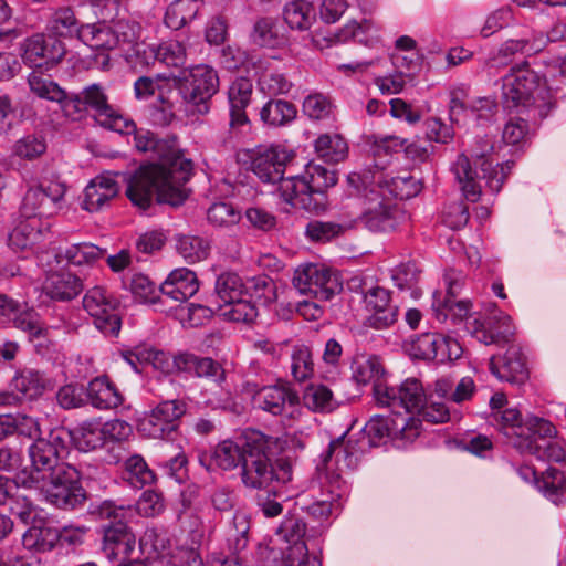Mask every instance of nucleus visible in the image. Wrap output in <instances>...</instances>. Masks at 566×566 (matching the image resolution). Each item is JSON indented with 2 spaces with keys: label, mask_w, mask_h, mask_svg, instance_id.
I'll list each match as a JSON object with an SVG mask.
<instances>
[{
  "label": "nucleus",
  "mask_w": 566,
  "mask_h": 566,
  "mask_svg": "<svg viewBox=\"0 0 566 566\" xmlns=\"http://www.w3.org/2000/svg\"><path fill=\"white\" fill-rule=\"evenodd\" d=\"M293 154L279 146L259 147L250 156L251 171L264 184L279 182L281 198L296 209L319 213L326 209V189L337 182L335 170L308 163L300 176L284 178Z\"/></svg>",
  "instance_id": "1"
},
{
  "label": "nucleus",
  "mask_w": 566,
  "mask_h": 566,
  "mask_svg": "<svg viewBox=\"0 0 566 566\" xmlns=\"http://www.w3.org/2000/svg\"><path fill=\"white\" fill-rule=\"evenodd\" d=\"M192 176V163L181 156L175 138L144 134V211L153 199L171 207L181 206L190 190L185 185Z\"/></svg>",
  "instance_id": "2"
},
{
  "label": "nucleus",
  "mask_w": 566,
  "mask_h": 566,
  "mask_svg": "<svg viewBox=\"0 0 566 566\" xmlns=\"http://www.w3.org/2000/svg\"><path fill=\"white\" fill-rule=\"evenodd\" d=\"M280 440L260 431L245 433V453L241 465L242 484L250 490H268L277 484H285L292 479V465L281 459L274 465L272 457L281 447Z\"/></svg>",
  "instance_id": "3"
},
{
  "label": "nucleus",
  "mask_w": 566,
  "mask_h": 566,
  "mask_svg": "<svg viewBox=\"0 0 566 566\" xmlns=\"http://www.w3.org/2000/svg\"><path fill=\"white\" fill-rule=\"evenodd\" d=\"M502 101L507 111L533 119L545 118L554 107L548 88L526 63L512 67L503 77Z\"/></svg>",
  "instance_id": "4"
},
{
  "label": "nucleus",
  "mask_w": 566,
  "mask_h": 566,
  "mask_svg": "<svg viewBox=\"0 0 566 566\" xmlns=\"http://www.w3.org/2000/svg\"><path fill=\"white\" fill-rule=\"evenodd\" d=\"M478 145L479 147L471 153V157L474 159V168L464 154L458 156L452 167L464 197L472 202H475L482 193V181L492 192H499L513 165V163L507 161L503 165L496 164L493 167L492 160L488 158V155L493 150L492 143L484 138L479 140Z\"/></svg>",
  "instance_id": "5"
},
{
  "label": "nucleus",
  "mask_w": 566,
  "mask_h": 566,
  "mask_svg": "<svg viewBox=\"0 0 566 566\" xmlns=\"http://www.w3.org/2000/svg\"><path fill=\"white\" fill-rule=\"evenodd\" d=\"M109 20H97L84 23L78 40L94 50H113L123 45L124 59L130 69L137 70L142 65L139 50L140 25L137 22L119 19L115 25Z\"/></svg>",
  "instance_id": "6"
},
{
  "label": "nucleus",
  "mask_w": 566,
  "mask_h": 566,
  "mask_svg": "<svg viewBox=\"0 0 566 566\" xmlns=\"http://www.w3.org/2000/svg\"><path fill=\"white\" fill-rule=\"evenodd\" d=\"M65 436L62 429H54L48 437L35 439L28 449L30 465L17 474V483L32 489L54 476L62 465H70L61 461V453L66 448Z\"/></svg>",
  "instance_id": "7"
},
{
  "label": "nucleus",
  "mask_w": 566,
  "mask_h": 566,
  "mask_svg": "<svg viewBox=\"0 0 566 566\" xmlns=\"http://www.w3.org/2000/svg\"><path fill=\"white\" fill-rule=\"evenodd\" d=\"M99 514L109 520L103 524V551L108 559H115L123 556L118 566H142V563L133 559H126L135 549L136 538L130 532L128 523H132L134 516L138 515V510L133 506H114L111 502H105L101 506Z\"/></svg>",
  "instance_id": "8"
},
{
  "label": "nucleus",
  "mask_w": 566,
  "mask_h": 566,
  "mask_svg": "<svg viewBox=\"0 0 566 566\" xmlns=\"http://www.w3.org/2000/svg\"><path fill=\"white\" fill-rule=\"evenodd\" d=\"M491 422L521 453L534 450L532 447L533 437L546 439L557 433L551 421L531 415L523 417L516 408L493 411L491 413Z\"/></svg>",
  "instance_id": "9"
},
{
  "label": "nucleus",
  "mask_w": 566,
  "mask_h": 566,
  "mask_svg": "<svg viewBox=\"0 0 566 566\" xmlns=\"http://www.w3.org/2000/svg\"><path fill=\"white\" fill-rule=\"evenodd\" d=\"M199 290V282L193 271L187 268L176 269L160 284L159 287L144 276V304L155 306L156 311L167 312L168 300L185 302L193 296Z\"/></svg>",
  "instance_id": "10"
},
{
  "label": "nucleus",
  "mask_w": 566,
  "mask_h": 566,
  "mask_svg": "<svg viewBox=\"0 0 566 566\" xmlns=\"http://www.w3.org/2000/svg\"><path fill=\"white\" fill-rule=\"evenodd\" d=\"M177 87L171 71L144 76V108L154 126L164 127L174 118L171 95Z\"/></svg>",
  "instance_id": "11"
},
{
  "label": "nucleus",
  "mask_w": 566,
  "mask_h": 566,
  "mask_svg": "<svg viewBox=\"0 0 566 566\" xmlns=\"http://www.w3.org/2000/svg\"><path fill=\"white\" fill-rule=\"evenodd\" d=\"M80 480L81 475L75 467L62 465L54 476L32 489L39 491L48 503L59 509H75L86 499Z\"/></svg>",
  "instance_id": "12"
},
{
  "label": "nucleus",
  "mask_w": 566,
  "mask_h": 566,
  "mask_svg": "<svg viewBox=\"0 0 566 566\" xmlns=\"http://www.w3.org/2000/svg\"><path fill=\"white\" fill-rule=\"evenodd\" d=\"M81 94L86 108L94 112L95 120L98 125L120 135H133L135 147L142 150L136 123L132 118L118 113L108 104V98L99 84L86 86Z\"/></svg>",
  "instance_id": "13"
},
{
  "label": "nucleus",
  "mask_w": 566,
  "mask_h": 566,
  "mask_svg": "<svg viewBox=\"0 0 566 566\" xmlns=\"http://www.w3.org/2000/svg\"><path fill=\"white\" fill-rule=\"evenodd\" d=\"M348 181L356 187L367 184L375 187L378 193L392 202L394 199L407 200L417 196L421 190V184L409 172L389 177L382 169L367 170L360 174H352Z\"/></svg>",
  "instance_id": "14"
},
{
  "label": "nucleus",
  "mask_w": 566,
  "mask_h": 566,
  "mask_svg": "<svg viewBox=\"0 0 566 566\" xmlns=\"http://www.w3.org/2000/svg\"><path fill=\"white\" fill-rule=\"evenodd\" d=\"M178 88L185 103L192 106L195 112L207 114L208 102L219 90V77L211 66L196 65L184 76Z\"/></svg>",
  "instance_id": "15"
},
{
  "label": "nucleus",
  "mask_w": 566,
  "mask_h": 566,
  "mask_svg": "<svg viewBox=\"0 0 566 566\" xmlns=\"http://www.w3.org/2000/svg\"><path fill=\"white\" fill-rule=\"evenodd\" d=\"M117 305L116 297L98 285L90 289L83 297L84 310L94 319L96 328L108 337H117L120 331Z\"/></svg>",
  "instance_id": "16"
},
{
  "label": "nucleus",
  "mask_w": 566,
  "mask_h": 566,
  "mask_svg": "<svg viewBox=\"0 0 566 566\" xmlns=\"http://www.w3.org/2000/svg\"><path fill=\"white\" fill-rule=\"evenodd\" d=\"M293 285L301 294L324 302L342 290L337 275L319 264L297 268L293 276Z\"/></svg>",
  "instance_id": "17"
},
{
  "label": "nucleus",
  "mask_w": 566,
  "mask_h": 566,
  "mask_svg": "<svg viewBox=\"0 0 566 566\" xmlns=\"http://www.w3.org/2000/svg\"><path fill=\"white\" fill-rule=\"evenodd\" d=\"M375 397L379 405L391 408L395 412L403 409L407 413L420 411L427 401L421 382L416 378H408L399 386L375 385Z\"/></svg>",
  "instance_id": "18"
},
{
  "label": "nucleus",
  "mask_w": 566,
  "mask_h": 566,
  "mask_svg": "<svg viewBox=\"0 0 566 566\" xmlns=\"http://www.w3.org/2000/svg\"><path fill=\"white\" fill-rule=\"evenodd\" d=\"M20 50L23 63L32 69L51 70L65 54L64 43L44 33H35L24 39Z\"/></svg>",
  "instance_id": "19"
},
{
  "label": "nucleus",
  "mask_w": 566,
  "mask_h": 566,
  "mask_svg": "<svg viewBox=\"0 0 566 566\" xmlns=\"http://www.w3.org/2000/svg\"><path fill=\"white\" fill-rule=\"evenodd\" d=\"M361 186L364 188L363 198L365 208L359 214L348 218L356 219V224L361 223L374 232L394 229L392 202L379 195L375 187H370L367 184H361Z\"/></svg>",
  "instance_id": "20"
},
{
  "label": "nucleus",
  "mask_w": 566,
  "mask_h": 566,
  "mask_svg": "<svg viewBox=\"0 0 566 566\" xmlns=\"http://www.w3.org/2000/svg\"><path fill=\"white\" fill-rule=\"evenodd\" d=\"M420 427L421 420L413 417L388 419L385 416L377 415L364 428L367 436L366 444L376 447L384 438L397 433H400L402 439L412 441L419 436Z\"/></svg>",
  "instance_id": "21"
},
{
  "label": "nucleus",
  "mask_w": 566,
  "mask_h": 566,
  "mask_svg": "<svg viewBox=\"0 0 566 566\" xmlns=\"http://www.w3.org/2000/svg\"><path fill=\"white\" fill-rule=\"evenodd\" d=\"M247 387L252 394L254 405L273 416H280L285 411L286 406L294 407L300 402L297 392L285 382L262 387L256 384H247Z\"/></svg>",
  "instance_id": "22"
},
{
  "label": "nucleus",
  "mask_w": 566,
  "mask_h": 566,
  "mask_svg": "<svg viewBox=\"0 0 566 566\" xmlns=\"http://www.w3.org/2000/svg\"><path fill=\"white\" fill-rule=\"evenodd\" d=\"M245 283L237 273L223 272L219 274L214 283L213 298L210 302L211 307L190 304L188 308L190 319H193L196 313L209 316L214 310L222 311L227 304L238 301L241 296H245Z\"/></svg>",
  "instance_id": "23"
},
{
  "label": "nucleus",
  "mask_w": 566,
  "mask_h": 566,
  "mask_svg": "<svg viewBox=\"0 0 566 566\" xmlns=\"http://www.w3.org/2000/svg\"><path fill=\"white\" fill-rule=\"evenodd\" d=\"M365 324L376 329L387 328L398 317V306L392 304L390 292L384 287H370L365 293Z\"/></svg>",
  "instance_id": "24"
},
{
  "label": "nucleus",
  "mask_w": 566,
  "mask_h": 566,
  "mask_svg": "<svg viewBox=\"0 0 566 566\" xmlns=\"http://www.w3.org/2000/svg\"><path fill=\"white\" fill-rule=\"evenodd\" d=\"M186 412V405L178 400H167L154 408L144 418V437L165 439L177 429V420Z\"/></svg>",
  "instance_id": "25"
},
{
  "label": "nucleus",
  "mask_w": 566,
  "mask_h": 566,
  "mask_svg": "<svg viewBox=\"0 0 566 566\" xmlns=\"http://www.w3.org/2000/svg\"><path fill=\"white\" fill-rule=\"evenodd\" d=\"M490 371L500 380L513 385H523L528 379L526 358L517 345H510L504 356L489 359Z\"/></svg>",
  "instance_id": "26"
},
{
  "label": "nucleus",
  "mask_w": 566,
  "mask_h": 566,
  "mask_svg": "<svg viewBox=\"0 0 566 566\" xmlns=\"http://www.w3.org/2000/svg\"><path fill=\"white\" fill-rule=\"evenodd\" d=\"M545 46L544 35L530 31L520 38L505 41L495 52L491 53L485 61L489 69H499L507 65L512 57L517 54H534Z\"/></svg>",
  "instance_id": "27"
},
{
  "label": "nucleus",
  "mask_w": 566,
  "mask_h": 566,
  "mask_svg": "<svg viewBox=\"0 0 566 566\" xmlns=\"http://www.w3.org/2000/svg\"><path fill=\"white\" fill-rule=\"evenodd\" d=\"M83 290L82 280L63 264L51 265L43 283L44 293L55 301H71Z\"/></svg>",
  "instance_id": "28"
},
{
  "label": "nucleus",
  "mask_w": 566,
  "mask_h": 566,
  "mask_svg": "<svg viewBox=\"0 0 566 566\" xmlns=\"http://www.w3.org/2000/svg\"><path fill=\"white\" fill-rule=\"evenodd\" d=\"M51 224L48 220L31 218L20 221L9 234V247L14 252L34 251L49 238Z\"/></svg>",
  "instance_id": "29"
},
{
  "label": "nucleus",
  "mask_w": 566,
  "mask_h": 566,
  "mask_svg": "<svg viewBox=\"0 0 566 566\" xmlns=\"http://www.w3.org/2000/svg\"><path fill=\"white\" fill-rule=\"evenodd\" d=\"M474 334L479 342L485 345L504 346L512 342L514 327L511 317L495 310L483 321H475Z\"/></svg>",
  "instance_id": "30"
},
{
  "label": "nucleus",
  "mask_w": 566,
  "mask_h": 566,
  "mask_svg": "<svg viewBox=\"0 0 566 566\" xmlns=\"http://www.w3.org/2000/svg\"><path fill=\"white\" fill-rule=\"evenodd\" d=\"M253 94L252 81L247 77L235 78L228 90L230 107V129L239 132L249 124L245 108L250 105Z\"/></svg>",
  "instance_id": "31"
},
{
  "label": "nucleus",
  "mask_w": 566,
  "mask_h": 566,
  "mask_svg": "<svg viewBox=\"0 0 566 566\" xmlns=\"http://www.w3.org/2000/svg\"><path fill=\"white\" fill-rule=\"evenodd\" d=\"M118 192L116 180L109 174L93 178L84 189L82 207L88 212H96L105 207Z\"/></svg>",
  "instance_id": "32"
},
{
  "label": "nucleus",
  "mask_w": 566,
  "mask_h": 566,
  "mask_svg": "<svg viewBox=\"0 0 566 566\" xmlns=\"http://www.w3.org/2000/svg\"><path fill=\"white\" fill-rule=\"evenodd\" d=\"M366 446V439L361 441L353 439L352 437L345 438L344 436L333 440L326 452L322 455L323 462L326 464L332 457H335L336 463L342 469H355L358 465L360 455L363 454Z\"/></svg>",
  "instance_id": "33"
},
{
  "label": "nucleus",
  "mask_w": 566,
  "mask_h": 566,
  "mask_svg": "<svg viewBox=\"0 0 566 566\" xmlns=\"http://www.w3.org/2000/svg\"><path fill=\"white\" fill-rule=\"evenodd\" d=\"M105 250L90 242L74 243L65 249H59L54 254L57 265L93 266L101 260Z\"/></svg>",
  "instance_id": "34"
},
{
  "label": "nucleus",
  "mask_w": 566,
  "mask_h": 566,
  "mask_svg": "<svg viewBox=\"0 0 566 566\" xmlns=\"http://www.w3.org/2000/svg\"><path fill=\"white\" fill-rule=\"evenodd\" d=\"M186 48L178 41H168L158 45H149L144 50V64L155 66L157 63L170 67L184 66Z\"/></svg>",
  "instance_id": "35"
},
{
  "label": "nucleus",
  "mask_w": 566,
  "mask_h": 566,
  "mask_svg": "<svg viewBox=\"0 0 566 566\" xmlns=\"http://www.w3.org/2000/svg\"><path fill=\"white\" fill-rule=\"evenodd\" d=\"M355 227L356 219L339 216L335 221L313 220L308 222L305 234L313 242L326 243L343 235L345 231Z\"/></svg>",
  "instance_id": "36"
},
{
  "label": "nucleus",
  "mask_w": 566,
  "mask_h": 566,
  "mask_svg": "<svg viewBox=\"0 0 566 566\" xmlns=\"http://www.w3.org/2000/svg\"><path fill=\"white\" fill-rule=\"evenodd\" d=\"M86 397L91 405L99 410H107L118 407L122 395L107 377H96L88 382Z\"/></svg>",
  "instance_id": "37"
},
{
  "label": "nucleus",
  "mask_w": 566,
  "mask_h": 566,
  "mask_svg": "<svg viewBox=\"0 0 566 566\" xmlns=\"http://www.w3.org/2000/svg\"><path fill=\"white\" fill-rule=\"evenodd\" d=\"M84 23L76 18L75 11L71 6L56 8L49 21L48 30L55 38H80V31Z\"/></svg>",
  "instance_id": "38"
},
{
  "label": "nucleus",
  "mask_w": 566,
  "mask_h": 566,
  "mask_svg": "<svg viewBox=\"0 0 566 566\" xmlns=\"http://www.w3.org/2000/svg\"><path fill=\"white\" fill-rule=\"evenodd\" d=\"M254 43L261 46L280 48L287 43L284 29L272 18L259 19L253 28Z\"/></svg>",
  "instance_id": "39"
},
{
  "label": "nucleus",
  "mask_w": 566,
  "mask_h": 566,
  "mask_svg": "<svg viewBox=\"0 0 566 566\" xmlns=\"http://www.w3.org/2000/svg\"><path fill=\"white\" fill-rule=\"evenodd\" d=\"M46 387V378L36 370L25 369L18 373L10 382L15 394L21 395L23 399H34L42 395Z\"/></svg>",
  "instance_id": "40"
},
{
  "label": "nucleus",
  "mask_w": 566,
  "mask_h": 566,
  "mask_svg": "<svg viewBox=\"0 0 566 566\" xmlns=\"http://www.w3.org/2000/svg\"><path fill=\"white\" fill-rule=\"evenodd\" d=\"M72 437L76 447L84 452L95 450L106 442L102 422L95 419L82 422Z\"/></svg>",
  "instance_id": "41"
},
{
  "label": "nucleus",
  "mask_w": 566,
  "mask_h": 566,
  "mask_svg": "<svg viewBox=\"0 0 566 566\" xmlns=\"http://www.w3.org/2000/svg\"><path fill=\"white\" fill-rule=\"evenodd\" d=\"M245 453V441L239 446L232 440L218 443L212 452L213 463L221 470H233L242 465Z\"/></svg>",
  "instance_id": "42"
},
{
  "label": "nucleus",
  "mask_w": 566,
  "mask_h": 566,
  "mask_svg": "<svg viewBox=\"0 0 566 566\" xmlns=\"http://www.w3.org/2000/svg\"><path fill=\"white\" fill-rule=\"evenodd\" d=\"M455 284L450 283L447 295L444 298H441L440 293L433 294V303L432 307L437 313L438 319H446L449 314L453 315L457 318H463L469 314L471 304L468 301H454L455 296Z\"/></svg>",
  "instance_id": "43"
},
{
  "label": "nucleus",
  "mask_w": 566,
  "mask_h": 566,
  "mask_svg": "<svg viewBox=\"0 0 566 566\" xmlns=\"http://www.w3.org/2000/svg\"><path fill=\"white\" fill-rule=\"evenodd\" d=\"M200 0H176L165 12V24L172 30H179L193 20L199 11Z\"/></svg>",
  "instance_id": "44"
},
{
  "label": "nucleus",
  "mask_w": 566,
  "mask_h": 566,
  "mask_svg": "<svg viewBox=\"0 0 566 566\" xmlns=\"http://www.w3.org/2000/svg\"><path fill=\"white\" fill-rule=\"evenodd\" d=\"M250 517L243 512H235L227 532V544L233 555L242 553L249 543Z\"/></svg>",
  "instance_id": "45"
},
{
  "label": "nucleus",
  "mask_w": 566,
  "mask_h": 566,
  "mask_svg": "<svg viewBox=\"0 0 566 566\" xmlns=\"http://www.w3.org/2000/svg\"><path fill=\"white\" fill-rule=\"evenodd\" d=\"M56 542V530L45 526V522L32 524L22 536L27 549L50 551Z\"/></svg>",
  "instance_id": "46"
},
{
  "label": "nucleus",
  "mask_w": 566,
  "mask_h": 566,
  "mask_svg": "<svg viewBox=\"0 0 566 566\" xmlns=\"http://www.w3.org/2000/svg\"><path fill=\"white\" fill-rule=\"evenodd\" d=\"M284 20L291 29L304 31L315 21L313 6L305 0H295L284 8Z\"/></svg>",
  "instance_id": "47"
},
{
  "label": "nucleus",
  "mask_w": 566,
  "mask_h": 566,
  "mask_svg": "<svg viewBox=\"0 0 566 566\" xmlns=\"http://www.w3.org/2000/svg\"><path fill=\"white\" fill-rule=\"evenodd\" d=\"M263 123L271 126H283L296 116V108L294 104L284 99L269 101L260 112Z\"/></svg>",
  "instance_id": "48"
},
{
  "label": "nucleus",
  "mask_w": 566,
  "mask_h": 566,
  "mask_svg": "<svg viewBox=\"0 0 566 566\" xmlns=\"http://www.w3.org/2000/svg\"><path fill=\"white\" fill-rule=\"evenodd\" d=\"M176 250L186 262L197 263L207 259L210 245L201 237L179 234L176 237Z\"/></svg>",
  "instance_id": "49"
},
{
  "label": "nucleus",
  "mask_w": 566,
  "mask_h": 566,
  "mask_svg": "<svg viewBox=\"0 0 566 566\" xmlns=\"http://www.w3.org/2000/svg\"><path fill=\"white\" fill-rule=\"evenodd\" d=\"M315 151L326 163H339L348 151L346 140L339 135H322L315 140Z\"/></svg>",
  "instance_id": "50"
},
{
  "label": "nucleus",
  "mask_w": 566,
  "mask_h": 566,
  "mask_svg": "<svg viewBox=\"0 0 566 566\" xmlns=\"http://www.w3.org/2000/svg\"><path fill=\"white\" fill-rule=\"evenodd\" d=\"M353 377L358 384L366 385L368 382L382 384L381 376L384 368L378 357H359L353 363Z\"/></svg>",
  "instance_id": "51"
},
{
  "label": "nucleus",
  "mask_w": 566,
  "mask_h": 566,
  "mask_svg": "<svg viewBox=\"0 0 566 566\" xmlns=\"http://www.w3.org/2000/svg\"><path fill=\"white\" fill-rule=\"evenodd\" d=\"M245 295L260 306L266 307L276 300V285L268 276L253 277L245 284Z\"/></svg>",
  "instance_id": "52"
},
{
  "label": "nucleus",
  "mask_w": 566,
  "mask_h": 566,
  "mask_svg": "<svg viewBox=\"0 0 566 566\" xmlns=\"http://www.w3.org/2000/svg\"><path fill=\"white\" fill-rule=\"evenodd\" d=\"M304 405L313 411L329 412L337 406L332 390L322 384H311L303 395Z\"/></svg>",
  "instance_id": "53"
},
{
  "label": "nucleus",
  "mask_w": 566,
  "mask_h": 566,
  "mask_svg": "<svg viewBox=\"0 0 566 566\" xmlns=\"http://www.w3.org/2000/svg\"><path fill=\"white\" fill-rule=\"evenodd\" d=\"M538 490L554 504L566 503V480L557 469H548L542 481L538 482Z\"/></svg>",
  "instance_id": "54"
},
{
  "label": "nucleus",
  "mask_w": 566,
  "mask_h": 566,
  "mask_svg": "<svg viewBox=\"0 0 566 566\" xmlns=\"http://www.w3.org/2000/svg\"><path fill=\"white\" fill-rule=\"evenodd\" d=\"M21 216L29 220L31 218H40L42 219L44 216H50L53 212L49 208L45 201V190L43 187H34L30 188L21 203Z\"/></svg>",
  "instance_id": "55"
},
{
  "label": "nucleus",
  "mask_w": 566,
  "mask_h": 566,
  "mask_svg": "<svg viewBox=\"0 0 566 566\" xmlns=\"http://www.w3.org/2000/svg\"><path fill=\"white\" fill-rule=\"evenodd\" d=\"M48 148L46 139L42 134L32 133L18 139L12 146V155L19 159L34 160L42 156Z\"/></svg>",
  "instance_id": "56"
},
{
  "label": "nucleus",
  "mask_w": 566,
  "mask_h": 566,
  "mask_svg": "<svg viewBox=\"0 0 566 566\" xmlns=\"http://www.w3.org/2000/svg\"><path fill=\"white\" fill-rule=\"evenodd\" d=\"M241 218V211L226 201L212 203L207 211L208 222L216 228H231L237 226Z\"/></svg>",
  "instance_id": "57"
},
{
  "label": "nucleus",
  "mask_w": 566,
  "mask_h": 566,
  "mask_svg": "<svg viewBox=\"0 0 566 566\" xmlns=\"http://www.w3.org/2000/svg\"><path fill=\"white\" fill-rule=\"evenodd\" d=\"M28 85L30 91L40 98L51 102H57L64 98V90L49 76H44L39 72L33 71L29 74Z\"/></svg>",
  "instance_id": "58"
},
{
  "label": "nucleus",
  "mask_w": 566,
  "mask_h": 566,
  "mask_svg": "<svg viewBox=\"0 0 566 566\" xmlns=\"http://www.w3.org/2000/svg\"><path fill=\"white\" fill-rule=\"evenodd\" d=\"M537 438L538 437L532 438V447L534 450L523 451V454H531L539 460L554 462H563L566 459V452L562 443L557 440H552L555 436L552 438L539 439L542 443L537 442Z\"/></svg>",
  "instance_id": "59"
},
{
  "label": "nucleus",
  "mask_w": 566,
  "mask_h": 566,
  "mask_svg": "<svg viewBox=\"0 0 566 566\" xmlns=\"http://www.w3.org/2000/svg\"><path fill=\"white\" fill-rule=\"evenodd\" d=\"M259 314L256 304L251 298L244 296L239 297L238 301L229 303L223 306L221 315L232 322L251 323Z\"/></svg>",
  "instance_id": "60"
},
{
  "label": "nucleus",
  "mask_w": 566,
  "mask_h": 566,
  "mask_svg": "<svg viewBox=\"0 0 566 566\" xmlns=\"http://www.w3.org/2000/svg\"><path fill=\"white\" fill-rule=\"evenodd\" d=\"M10 322L14 327L28 333L31 338L41 337L45 331L38 313L25 304L19 307Z\"/></svg>",
  "instance_id": "61"
},
{
  "label": "nucleus",
  "mask_w": 566,
  "mask_h": 566,
  "mask_svg": "<svg viewBox=\"0 0 566 566\" xmlns=\"http://www.w3.org/2000/svg\"><path fill=\"white\" fill-rule=\"evenodd\" d=\"M340 489V476L336 475L333 481V490H331V500L316 501L306 507V512L310 516L315 518L318 522H324L329 518V516L338 510L342 494L339 492L335 493L336 490Z\"/></svg>",
  "instance_id": "62"
},
{
  "label": "nucleus",
  "mask_w": 566,
  "mask_h": 566,
  "mask_svg": "<svg viewBox=\"0 0 566 566\" xmlns=\"http://www.w3.org/2000/svg\"><path fill=\"white\" fill-rule=\"evenodd\" d=\"M11 511L24 524L45 522L46 513L27 497H18L11 506Z\"/></svg>",
  "instance_id": "63"
},
{
  "label": "nucleus",
  "mask_w": 566,
  "mask_h": 566,
  "mask_svg": "<svg viewBox=\"0 0 566 566\" xmlns=\"http://www.w3.org/2000/svg\"><path fill=\"white\" fill-rule=\"evenodd\" d=\"M287 544L289 546L284 553L286 566H318L316 558L310 559L308 549L304 541Z\"/></svg>",
  "instance_id": "64"
}]
</instances>
